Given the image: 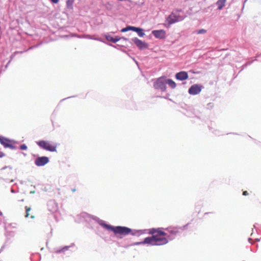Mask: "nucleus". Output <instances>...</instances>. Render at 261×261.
<instances>
[{
	"label": "nucleus",
	"instance_id": "1",
	"mask_svg": "<svg viewBox=\"0 0 261 261\" xmlns=\"http://www.w3.org/2000/svg\"><path fill=\"white\" fill-rule=\"evenodd\" d=\"M149 233L152 236L146 238L143 242L137 244H148L151 245L161 246L165 245L168 242L167 233L163 231L162 228H152L150 229Z\"/></svg>",
	"mask_w": 261,
	"mask_h": 261
},
{
	"label": "nucleus",
	"instance_id": "2",
	"mask_svg": "<svg viewBox=\"0 0 261 261\" xmlns=\"http://www.w3.org/2000/svg\"><path fill=\"white\" fill-rule=\"evenodd\" d=\"M105 227L108 230H112L115 234H119L123 236H126L132 232V229L124 226H112L108 224H105Z\"/></svg>",
	"mask_w": 261,
	"mask_h": 261
},
{
	"label": "nucleus",
	"instance_id": "3",
	"mask_svg": "<svg viewBox=\"0 0 261 261\" xmlns=\"http://www.w3.org/2000/svg\"><path fill=\"white\" fill-rule=\"evenodd\" d=\"M37 143L41 148L51 152H55L57 151V145L56 144H51L49 142L44 140L37 142Z\"/></svg>",
	"mask_w": 261,
	"mask_h": 261
},
{
	"label": "nucleus",
	"instance_id": "4",
	"mask_svg": "<svg viewBox=\"0 0 261 261\" xmlns=\"http://www.w3.org/2000/svg\"><path fill=\"white\" fill-rule=\"evenodd\" d=\"M153 86L156 89H161L164 91L166 89V80L163 77L158 78L153 84Z\"/></svg>",
	"mask_w": 261,
	"mask_h": 261
},
{
	"label": "nucleus",
	"instance_id": "5",
	"mask_svg": "<svg viewBox=\"0 0 261 261\" xmlns=\"http://www.w3.org/2000/svg\"><path fill=\"white\" fill-rule=\"evenodd\" d=\"M129 30H132L137 32L140 37H143L145 35V34L143 32V30L142 29L131 26H128L125 28H123L122 29L121 32H125Z\"/></svg>",
	"mask_w": 261,
	"mask_h": 261
},
{
	"label": "nucleus",
	"instance_id": "6",
	"mask_svg": "<svg viewBox=\"0 0 261 261\" xmlns=\"http://www.w3.org/2000/svg\"><path fill=\"white\" fill-rule=\"evenodd\" d=\"M202 87L201 85L194 84L189 89L188 92L191 95H196L201 92Z\"/></svg>",
	"mask_w": 261,
	"mask_h": 261
},
{
	"label": "nucleus",
	"instance_id": "7",
	"mask_svg": "<svg viewBox=\"0 0 261 261\" xmlns=\"http://www.w3.org/2000/svg\"><path fill=\"white\" fill-rule=\"evenodd\" d=\"M49 162V159L46 156H42L37 158L35 161V164L37 166H42L46 164Z\"/></svg>",
	"mask_w": 261,
	"mask_h": 261
},
{
	"label": "nucleus",
	"instance_id": "8",
	"mask_svg": "<svg viewBox=\"0 0 261 261\" xmlns=\"http://www.w3.org/2000/svg\"><path fill=\"white\" fill-rule=\"evenodd\" d=\"M0 143L5 147H9L11 148H13L14 146L12 144L11 140L9 139L5 138L4 137L0 136Z\"/></svg>",
	"mask_w": 261,
	"mask_h": 261
},
{
	"label": "nucleus",
	"instance_id": "9",
	"mask_svg": "<svg viewBox=\"0 0 261 261\" xmlns=\"http://www.w3.org/2000/svg\"><path fill=\"white\" fill-rule=\"evenodd\" d=\"M152 34L156 38L164 39L166 37V32L164 30H154Z\"/></svg>",
	"mask_w": 261,
	"mask_h": 261
},
{
	"label": "nucleus",
	"instance_id": "10",
	"mask_svg": "<svg viewBox=\"0 0 261 261\" xmlns=\"http://www.w3.org/2000/svg\"><path fill=\"white\" fill-rule=\"evenodd\" d=\"M133 41L140 49L146 48L148 46L147 44L145 42H143L137 38L133 39Z\"/></svg>",
	"mask_w": 261,
	"mask_h": 261
},
{
	"label": "nucleus",
	"instance_id": "11",
	"mask_svg": "<svg viewBox=\"0 0 261 261\" xmlns=\"http://www.w3.org/2000/svg\"><path fill=\"white\" fill-rule=\"evenodd\" d=\"M175 77L177 80L183 81L188 78V74L186 71H180L176 74Z\"/></svg>",
	"mask_w": 261,
	"mask_h": 261
},
{
	"label": "nucleus",
	"instance_id": "12",
	"mask_svg": "<svg viewBox=\"0 0 261 261\" xmlns=\"http://www.w3.org/2000/svg\"><path fill=\"white\" fill-rule=\"evenodd\" d=\"M178 17H174V18L167 17V18L165 21V25L166 27H169L172 24H173L177 21H178L179 20H178Z\"/></svg>",
	"mask_w": 261,
	"mask_h": 261
},
{
	"label": "nucleus",
	"instance_id": "13",
	"mask_svg": "<svg viewBox=\"0 0 261 261\" xmlns=\"http://www.w3.org/2000/svg\"><path fill=\"white\" fill-rule=\"evenodd\" d=\"M166 230L171 234L176 235L179 232L178 229L177 227H169Z\"/></svg>",
	"mask_w": 261,
	"mask_h": 261
},
{
	"label": "nucleus",
	"instance_id": "14",
	"mask_svg": "<svg viewBox=\"0 0 261 261\" xmlns=\"http://www.w3.org/2000/svg\"><path fill=\"white\" fill-rule=\"evenodd\" d=\"M226 0H218L216 3V5L219 10L222 9L225 5Z\"/></svg>",
	"mask_w": 261,
	"mask_h": 261
},
{
	"label": "nucleus",
	"instance_id": "15",
	"mask_svg": "<svg viewBox=\"0 0 261 261\" xmlns=\"http://www.w3.org/2000/svg\"><path fill=\"white\" fill-rule=\"evenodd\" d=\"M166 84H168L172 88H175L176 86V83L171 79L167 80Z\"/></svg>",
	"mask_w": 261,
	"mask_h": 261
},
{
	"label": "nucleus",
	"instance_id": "16",
	"mask_svg": "<svg viewBox=\"0 0 261 261\" xmlns=\"http://www.w3.org/2000/svg\"><path fill=\"white\" fill-rule=\"evenodd\" d=\"M25 217L26 218H28L30 216V212L31 210V208L30 207H29V206H26L25 207Z\"/></svg>",
	"mask_w": 261,
	"mask_h": 261
},
{
	"label": "nucleus",
	"instance_id": "17",
	"mask_svg": "<svg viewBox=\"0 0 261 261\" xmlns=\"http://www.w3.org/2000/svg\"><path fill=\"white\" fill-rule=\"evenodd\" d=\"M74 1V0H68L66 3L67 7L69 8H71L73 4Z\"/></svg>",
	"mask_w": 261,
	"mask_h": 261
},
{
	"label": "nucleus",
	"instance_id": "18",
	"mask_svg": "<svg viewBox=\"0 0 261 261\" xmlns=\"http://www.w3.org/2000/svg\"><path fill=\"white\" fill-rule=\"evenodd\" d=\"M206 32V31L204 29H201V30H198L197 32V34H204Z\"/></svg>",
	"mask_w": 261,
	"mask_h": 261
},
{
	"label": "nucleus",
	"instance_id": "19",
	"mask_svg": "<svg viewBox=\"0 0 261 261\" xmlns=\"http://www.w3.org/2000/svg\"><path fill=\"white\" fill-rule=\"evenodd\" d=\"M20 148L21 150H26L27 149V146L25 144H22L20 146Z\"/></svg>",
	"mask_w": 261,
	"mask_h": 261
},
{
	"label": "nucleus",
	"instance_id": "20",
	"mask_svg": "<svg viewBox=\"0 0 261 261\" xmlns=\"http://www.w3.org/2000/svg\"><path fill=\"white\" fill-rule=\"evenodd\" d=\"M119 40V39H117V38H112L111 39V41L113 42H116L117 41H118V40Z\"/></svg>",
	"mask_w": 261,
	"mask_h": 261
},
{
	"label": "nucleus",
	"instance_id": "21",
	"mask_svg": "<svg viewBox=\"0 0 261 261\" xmlns=\"http://www.w3.org/2000/svg\"><path fill=\"white\" fill-rule=\"evenodd\" d=\"M5 156V154L4 152L0 151V158H3Z\"/></svg>",
	"mask_w": 261,
	"mask_h": 261
},
{
	"label": "nucleus",
	"instance_id": "22",
	"mask_svg": "<svg viewBox=\"0 0 261 261\" xmlns=\"http://www.w3.org/2000/svg\"><path fill=\"white\" fill-rule=\"evenodd\" d=\"M243 195L244 196H247V195H248V192H247V191H244V192H243Z\"/></svg>",
	"mask_w": 261,
	"mask_h": 261
},
{
	"label": "nucleus",
	"instance_id": "23",
	"mask_svg": "<svg viewBox=\"0 0 261 261\" xmlns=\"http://www.w3.org/2000/svg\"><path fill=\"white\" fill-rule=\"evenodd\" d=\"M51 1L55 4H57L58 3L59 0H51Z\"/></svg>",
	"mask_w": 261,
	"mask_h": 261
},
{
	"label": "nucleus",
	"instance_id": "24",
	"mask_svg": "<svg viewBox=\"0 0 261 261\" xmlns=\"http://www.w3.org/2000/svg\"><path fill=\"white\" fill-rule=\"evenodd\" d=\"M31 218L32 219H34V218H35V216H34L32 215V216H31Z\"/></svg>",
	"mask_w": 261,
	"mask_h": 261
},
{
	"label": "nucleus",
	"instance_id": "25",
	"mask_svg": "<svg viewBox=\"0 0 261 261\" xmlns=\"http://www.w3.org/2000/svg\"><path fill=\"white\" fill-rule=\"evenodd\" d=\"M75 190H75V189H72V192H75Z\"/></svg>",
	"mask_w": 261,
	"mask_h": 261
}]
</instances>
